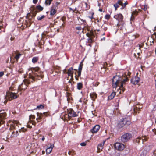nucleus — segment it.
<instances>
[{"label":"nucleus","mask_w":156,"mask_h":156,"mask_svg":"<svg viewBox=\"0 0 156 156\" xmlns=\"http://www.w3.org/2000/svg\"><path fill=\"white\" fill-rule=\"evenodd\" d=\"M99 11L100 12H102L103 11L102 9H99Z\"/></svg>","instance_id":"603ef678"},{"label":"nucleus","mask_w":156,"mask_h":156,"mask_svg":"<svg viewBox=\"0 0 156 156\" xmlns=\"http://www.w3.org/2000/svg\"><path fill=\"white\" fill-rule=\"evenodd\" d=\"M38 0H33V2L34 4H36Z\"/></svg>","instance_id":"de8ad7c7"},{"label":"nucleus","mask_w":156,"mask_h":156,"mask_svg":"<svg viewBox=\"0 0 156 156\" xmlns=\"http://www.w3.org/2000/svg\"><path fill=\"white\" fill-rule=\"evenodd\" d=\"M35 16V14H34V13L32 14H31L30 13H28L27 14L26 17L27 19L29 21V22L30 23V24L32 22V19Z\"/></svg>","instance_id":"6e6552de"},{"label":"nucleus","mask_w":156,"mask_h":156,"mask_svg":"<svg viewBox=\"0 0 156 156\" xmlns=\"http://www.w3.org/2000/svg\"><path fill=\"white\" fill-rule=\"evenodd\" d=\"M37 9L40 11H42L43 10V8L40 5L37 6L36 7Z\"/></svg>","instance_id":"e433bc0d"},{"label":"nucleus","mask_w":156,"mask_h":156,"mask_svg":"<svg viewBox=\"0 0 156 156\" xmlns=\"http://www.w3.org/2000/svg\"><path fill=\"white\" fill-rule=\"evenodd\" d=\"M128 4V2L126 1L124 3H123L122 2V4H121V5L122 6L121 9H123L125 7L126 5H127Z\"/></svg>","instance_id":"cd10ccee"},{"label":"nucleus","mask_w":156,"mask_h":156,"mask_svg":"<svg viewBox=\"0 0 156 156\" xmlns=\"http://www.w3.org/2000/svg\"><path fill=\"white\" fill-rule=\"evenodd\" d=\"M35 12H36V13L38 12V11H37L36 10L35 11Z\"/></svg>","instance_id":"bf43d9fd"},{"label":"nucleus","mask_w":156,"mask_h":156,"mask_svg":"<svg viewBox=\"0 0 156 156\" xmlns=\"http://www.w3.org/2000/svg\"><path fill=\"white\" fill-rule=\"evenodd\" d=\"M147 8L146 7H145V6L144 7V8L143 9L144 10V11H145L147 10Z\"/></svg>","instance_id":"8fccbe9b"},{"label":"nucleus","mask_w":156,"mask_h":156,"mask_svg":"<svg viewBox=\"0 0 156 156\" xmlns=\"http://www.w3.org/2000/svg\"><path fill=\"white\" fill-rule=\"evenodd\" d=\"M84 4L86 5V6L87 7V3L86 2H85L84 3Z\"/></svg>","instance_id":"6e6d98bb"},{"label":"nucleus","mask_w":156,"mask_h":156,"mask_svg":"<svg viewBox=\"0 0 156 156\" xmlns=\"http://www.w3.org/2000/svg\"><path fill=\"white\" fill-rule=\"evenodd\" d=\"M26 130L27 129L23 128L21 129L20 132H25V131H26Z\"/></svg>","instance_id":"a19ab883"},{"label":"nucleus","mask_w":156,"mask_h":156,"mask_svg":"<svg viewBox=\"0 0 156 156\" xmlns=\"http://www.w3.org/2000/svg\"><path fill=\"white\" fill-rule=\"evenodd\" d=\"M114 17L119 22L122 21L123 19V16L121 14H118L115 15Z\"/></svg>","instance_id":"1a4fd4ad"},{"label":"nucleus","mask_w":156,"mask_h":156,"mask_svg":"<svg viewBox=\"0 0 156 156\" xmlns=\"http://www.w3.org/2000/svg\"><path fill=\"white\" fill-rule=\"evenodd\" d=\"M70 10H72V8H70Z\"/></svg>","instance_id":"0e129e2a"},{"label":"nucleus","mask_w":156,"mask_h":156,"mask_svg":"<svg viewBox=\"0 0 156 156\" xmlns=\"http://www.w3.org/2000/svg\"><path fill=\"white\" fill-rule=\"evenodd\" d=\"M101 5V4L99 3H98V6H99V7H100Z\"/></svg>","instance_id":"5fc2aeb1"},{"label":"nucleus","mask_w":156,"mask_h":156,"mask_svg":"<svg viewBox=\"0 0 156 156\" xmlns=\"http://www.w3.org/2000/svg\"><path fill=\"white\" fill-rule=\"evenodd\" d=\"M31 127L30 126L29 128H31Z\"/></svg>","instance_id":"774afa93"},{"label":"nucleus","mask_w":156,"mask_h":156,"mask_svg":"<svg viewBox=\"0 0 156 156\" xmlns=\"http://www.w3.org/2000/svg\"><path fill=\"white\" fill-rule=\"evenodd\" d=\"M38 60V57H34L32 58V61L33 63H35L37 62Z\"/></svg>","instance_id":"a878e982"},{"label":"nucleus","mask_w":156,"mask_h":156,"mask_svg":"<svg viewBox=\"0 0 156 156\" xmlns=\"http://www.w3.org/2000/svg\"><path fill=\"white\" fill-rule=\"evenodd\" d=\"M115 147L117 150L121 151L125 147L124 144L121 143L117 142L115 143Z\"/></svg>","instance_id":"39448f33"},{"label":"nucleus","mask_w":156,"mask_h":156,"mask_svg":"<svg viewBox=\"0 0 156 156\" xmlns=\"http://www.w3.org/2000/svg\"><path fill=\"white\" fill-rule=\"evenodd\" d=\"M21 55H22L21 54H18L16 55V56L15 57V58L16 59V60L17 61H18V60L19 59V58H20V56H21Z\"/></svg>","instance_id":"2f4dec72"},{"label":"nucleus","mask_w":156,"mask_h":156,"mask_svg":"<svg viewBox=\"0 0 156 156\" xmlns=\"http://www.w3.org/2000/svg\"><path fill=\"white\" fill-rule=\"evenodd\" d=\"M9 90H12V88L10 87L9 88Z\"/></svg>","instance_id":"4d7b16f0"},{"label":"nucleus","mask_w":156,"mask_h":156,"mask_svg":"<svg viewBox=\"0 0 156 156\" xmlns=\"http://www.w3.org/2000/svg\"><path fill=\"white\" fill-rule=\"evenodd\" d=\"M83 60L80 63L79 67H78V71H81L82 69V66L83 65Z\"/></svg>","instance_id":"c85d7f7f"},{"label":"nucleus","mask_w":156,"mask_h":156,"mask_svg":"<svg viewBox=\"0 0 156 156\" xmlns=\"http://www.w3.org/2000/svg\"><path fill=\"white\" fill-rule=\"evenodd\" d=\"M44 106L42 105H39L37 106L36 107V108L35 109H34V110L35 109H38L40 110L43 109L44 108Z\"/></svg>","instance_id":"393cba45"},{"label":"nucleus","mask_w":156,"mask_h":156,"mask_svg":"<svg viewBox=\"0 0 156 156\" xmlns=\"http://www.w3.org/2000/svg\"><path fill=\"white\" fill-rule=\"evenodd\" d=\"M29 118L30 121H31L32 120H33L35 119V116L34 115H31L29 116Z\"/></svg>","instance_id":"72a5a7b5"},{"label":"nucleus","mask_w":156,"mask_h":156,"mask_svg":"<svg viewBox=\"0 0 156 156\" xmlns=\"http://www.w3.org/2000/svg\"><path fill=\"white\" fill-rule=\"evenodd\" d=\"M45 114V112H44L43 113H40L38 112L37 113V117L36 118V120L37 122L40 121V120L42 118L43 115H44Z\"/></svg>","instance_id":"ddd939ff"},{"label":"nucleus","mask_w":156,"mask_h":156,"mask_svg":"<svg viewBox=\"0 0 156 156\" xmlns=\"http://www.w3.org/2000/svg\"><path fill=\"white\" fill-rule=\"evenodd\" d=\"M131 124V122L129 121H127L126 119V125H129Z\"/></svg>","instance_id":"58836bf2"},{"label":"nucleus","mask_w":156,"mask_h":156,"mask_svg":"<svg viewBox=\"0 0 156 156\" xmlns=\"http://www.w3.org/2000/svg\"><path fill=\"white\" fill-rule=\"evenodd\" d=\"M30 83V82L29 81L25 79L24 80L23 83L21 84L20 87H23V85H25L26 86H27V85Z\"/></svg>","instance_id":"6ab92c4d"},{"label":"nucleus","mask_w":156,"mask_h":156,"mask_svg":"<svg viewBox=\"0 0 156 156\" xmlns=\"http://www.w3.org/2000/svg\"><path fill=\"white\" fill-rule=\"evenodd\" d=\"M115 95V93L112 92L111 94L108 97V100H111L113 99Z\"/></svg>","instance_id":"412c9836"},{"label":"nucleus","mask_w":156,"mask_h":156,"mask_svg":"<svg viewBox=\"0 0 156 156\" xmlns=\"http://www.w3.org/2000/svg\"><path fill=\"white\" fill-rule=\"evenodd\" d=\"M2 149H3V147H2Z\"/></svg>","instance_id":"e2e57ef3"},{"label":"nucleus","mask_w":156,"mask_h":156,"mask_svg":"<svg viewBox=\"0 0 156 156\" xmlns=\"http://www.w3.org/2000/svg\"><path fill=\"white\" fill-rule=\"evenodd\" d=\"M68 116L69 117H74L78 116L76 112L72 109H70L68 112Z\"/></svg>","instance_id":"423d86ee"},{"label":"nucleus","mask_w":156,"mask_h":156,"mask_svg":"<svg viewBox=\"0 0 156 156\" xmlns=\"http://www.w3.org/2000/svg\"><path fill=\"white\" fill-rule=\"evenodd\" d=\"M81 71H78V77H80L81 76Z\"/></svg>","instance_id":"c03bdc74"},{"label":"nucleus","mask_w":156,"mask_h":156,"mask_svg":"<svg viewBox=\"0 0 156 156\" xmlns=\"http://www.w3.org/2000/svg\"><path fill=\"white\" fill-rule=\"evenodd\" d=\"M44 139H45V138L44 137H42V138L41 140L42 141H44Z\"/></svg>","instance_id":"864d4df0"},{"label":"nucleus","mask_w":156,"mask_h":156,"mask_svg":"<svg viewBox=\"0 0 156 156\" xmlns=\"http://www.w3.org/2000/svg\"><path fill=\"white\" fill-rule=\"evenodd\" d=\"M155 53H156V50H155Z\"/></svg>","instance_id":"69168bd1"},{"label":"nucleus","mask_w":156,"mask_h":156,"mask_svg":"<svg viewBox=\"0 0 156 156\" xmlns=\"http://www.w3.org/2000/svg\"><path fill=\"white\" fill-rule=\"evenodd\" d=\"M45 17V16L44 15H42L41 17L38 16L37 18V19L38 20H41L43 19Z\"/></svg>","instance_id":"c9c22d12"},{"label":"nucleus","mask_w":156,"mask_h":156,"mask_svg":"<svg viewBox=\"0 0 156 156\" xmlns=\"http://www.w3.org/2000/svg\"><path fill=\"white\" fill-rule=\"evenodd\" d=\"M97 95L96 93L94 92L91 93L90 94V97L93 100H94L97 98Z\"/></svg>","instance_id":"dca6fc26"},{"label":"nucleus","mask_w":156,"mask_h":156,"mask_svg":"<svg viewBox=\"0 0 156 156\" xmlns=\"http://www.w3.org/2000/svg\"><path fill=\"white\" fill-rule=\"evenodd\" d=\"M87 41L89 43H91L92 42V40L89 37L87 39Z\"/></svg>","instance_id":"37998d69"},{"label":"nucleus","mask_w":156,"mask_h":156,"mask_svg":"<svg viewBox=\"0 0 156 156\" xmlns=\"http://www.w3.org/2000/svg\"><path fill=\"white\" fill-rule=\"evenodd\" d=\"M105 33H103V34L102 35H105Z\"/></svg>","instance_id":"052dcab7"},{"label":"nucleus","mask_w":156,"mask_h":156,"mask_svg":"<svg viewBox=\"0 0 156 156\" xmlns=\"http://www.w3.org/2000/svg\"><path fill=\"white\" fill-rule=\"evenodd\" d=\"M106 142V140H104L102 143L99 144H98V148L99 150H102L103 147V146L105 144V143Z\"/></svg>","instance_id":"2eb2a0df"},{"label":"nucleus","mask_w":156,"mask_h":156,"mask_svg":"<svg viewBox=\"0 0 156 156\" xmlns=\"http://www.w3.org/2000/svg\"><path fill=\"white\" fill-rule=\"evenodd\" d=\"M42 152H43V153H44V151H42Z\"/></svg>","instance_id":"338daca9"},{"label":"nucleus","mask_w":156,"mask_h":156,"mask_svg":"<svg viewBox=\"0 0 156 156\" xmlns=\"http://www.w3.org/2000/svg\"><path fill=\"white\" fill-rule=\"evenodd\" d=\"M75 28L77 30H80L82 29V27L80 26H79L76 27Z\"/></svg>","instance_id":"ea45409f"},{"label":"nucleus","mask_w":156,"mask_h":156,"mask_svg":"<svg viewBox=\"0 0 156 156\" xmlns=\"http://www.w3.org/2000/svg\"><path fill=\"white\" fill-rule=\"evenodd\" d=\"M152 37L153 38H156V32H154V34L152 35Z\"/></svg>","instance_id":"a18cd8bd"},{"label":"nucleus","mask_w":156,"mask_h":156,"mask_svg":"<svg viewBox=\"0 0 156 156\" xmlns=\"http://www.w3.org/2000/svg\"><path fill=\"white\" fill-rule=\"evenodd\" d=\"M77 18L80 24H83L84 22H86L85 20H83L80 17H77Z\"/></svg>","instance_id":"5701e85b"},{"label":"nucleus","mask_w":156,"mask_h":156,"mask_svg":"<svg viewBox=\"0 0 156 156\" xmlns=\"http://www.w3.org/2000/svg\"><path fill=\"white\" fill-rule=\"evenodd\" d=\"M45 114V112H44L43 113H40L38 112L37 113V117L36 118V120L37 122L40 121V120L42 118L43 115H44Z\"/></svg>","instance_id":"f8f14e48"},{"label":"nucleus","mask_w":156,"mask_h":156,"mask_svg":"<svg viewBox=\"0 0 156 156\" xmlns=\"http://www.w3.org/2000/svg\"><path fill=\"white\" fill-rule=\"evenodd\" d=\"M86 35V36L88 37H89L90 36V34L88 33H87Z\"/></svg>","instance_id":"09e8293b"},{"label":"nucleus","mask_w":156,"mask_h":156,"mask_svg":"<svg viewBox=\"0 0 156 156\" xmlns=\"http://www.w3.org/2000/svg\"><path fill=\"white\" fill-rule=\"evenodd\" d=\"M54 147V145L52 144H50V147L47 148L46 150V153L47 154H49L52 151V149Z\"/></svg>","instance_id":"9b49d317"},{"label":"nucleus","mask_w":156,"mask_h":156,"mask_svg":"<svg viewBox=\"0 0 156 156\" xmlns=\"http://www.w3.org/2000/svg\"><path fill=\"white\" fill-rule=\"evenodd\" d=\"M139 105H136V107H135L133 108V111L135 113H136L137 111H138V110L140 109Z\"/></svg>","instance_id":"b1692460"},{"label":"nucleus","mask_w":156,"mask_h":156,"mask_svg":"<svg viewBox=\"0 0 156 156\" xmlns=\"http://www.w3.org/2000/svg\"><path fill=\"white\" fill-rule=\"evenodd\" d=\"M19 133L18 131H16V132L14 131L12 133V134L11 135V136L12 137H16L18 135Z\"/></svg>","instance_id":"a211bd4d"},{"label":"nucleus","mask_w":156,"mask_h":156,"mask_svg":"<svg viewBox=\"0 0 156 156\" xmlns=\"http://www.w3.org/2000/svg\"><path fill=\"white\" fill-rule=\"evenodd\" d=\"M110 15L109 14H106L105 16V18L106 19L108 20L110 18Z\"/></svg>","instance_id":"4c0bfd02"},{"label":"nucleus","mask_w":156,"mask_h":156,"mask_svg":"<svg viewBox=\"0 0 156 156\" xmlns=\"http://www.w3.org/2000/svg\"><path fill=\"white\" fill-rule=\"evenodd\" d=\"M18 96V95H16V94L15 93L8 92H7L5 98L6 100L11 101L17 98Z\"/></svg>","instance_id":"7ed1b4c3"},{"label":"nucleus","mask_w":156,"mask_h":156,"mask_svg":"<svg viewBox=\"0 0 156 156\" xmlns=\"http://www.w3.org/2000/svg\"><path fill=\"white\" fill-rule=\"evenodd\" d=\"M128 80L127 78L122 80L121 77L118 76H114L112 79V87L113 88L116 89L117 86H119V88L123 92L124 90V86Z\"/></svg>","instance_id":"f257e3e1"},{"label":"nucleus","mask_w":156,"mask_h":156,"mask_svg":"<svg viewBox=\"0 0 156 156\" xmlns=\"http://www.w3.org/2000/svg\"><path fill=\"white\" fill-rule=\"evenodd\" d=\"M68 154L69 155H74L75 154L74 152L72 151H69L68 152Z\"/></svg>","instance_id":"f704fd0d"},{"label":"nucleus","mask_w":156,"mask_h":156,"mask_svg":"<svg viewBox=\"0 0 156 156\" xmlns=\"http://www.w3.org/2000/svg\"><path fill=\"white\" fill-rule=\"evenodd\" d=\"M29 72H30L29 73V77L33 80H34L36 77H37L41 78L44 77L43 72L40 70L38 68H36L35 70L33 71L30 70Z\"/></svg>","instance_id":"f03ea898"},{"label":"nucleus","mask_w":156,"mask_h":156,"mask_svg":"<svg viewBox=\"0 0 156 156\" xmlns=\"http://www.w3.org/2000/svg\"><path fill=\"white\" fill-rule=\"evenodd\" d=\"M4 73L3 72H0V77L4 75Z\"/></svg>","instance_id":"49530a36"},{"label":"nucleus","mask_w":156,"mask_h":156,"mask_svg":"<svg viewBox=\"0 0 156 156\" xmlns=\"http://www.w3.org/2000/svg\"><path fill=\"white\" fill-rule=\"evenodd\" d=\"M142 140H146V138H145V137H144V139H142Z\"/></svg>","instance_id":"13d9d810"},{"label":"nucleus","mask_w":156,"mask_h":156,"mask_svg":"<svg viewBox=\"0 0 156 156\" xmlns=\"http://www.w3.org/2000/svg\"><path fill=\"white\" fill-rule=\"evenodd\" d=\"M80 144L82 146H85L86 145V143L85 142H83L81 143Z\"/></svg>","instance_id":"79ce46f5"},{"label":"nucleus","mask_w":156,"mask_h":156,"mask_svg":"<svg viewBox=\"0 0 156 156\" xmlns=\"http://www.w3.org/2000/svg\"><path fill=\"white\" fill-rule=\"evenodd\" d=\"M118 1H121V0H118Z\"/></svg>","instance_id":"680f3d73"},{"label":"nucleus","mask_w":156,"mask_h":156,"mask_svg":"<svg viewBox=\"0 0 156 156\" xmlns=\"http://www.w3.org/2000/svg\"><path fill=\"white\" fill-rule=\"evenodd\" d=\"M83 87V84L81 83H79L77 84V88L78 90L81 89Z\"/></svg>","instance_id":"c756f323"},{"label":"nucleus","mask_w":156,"mask_h":156,"mask_svg":"<svg viewBox=\"0 0 156 156\" xmlns=\"http://www.w3.org/2000/svg\"><path fill=\"white\" fill-rule=\"evenodd\" d=\"M126 118H122V119L118 124V126L119 127H123L126 125Z\"/></svg>","instance_id":"9d476101"},{"label":"nucleus","mask_w":156,"mask_h":156,"mask_svg":"<svg viewBox=\"0 0 156 156\" xmlns=\"http://www.w3.org/2000/svg\"><path fill=\"white\" fill-rule=\"evenodd\" d=\"M73 69L72 67H71L68 70L67 73L68 75L69 76H71V77L73 76Z\"/></svg>","instance_id":"f3484780"},{"label":"nucleus","mask_w":156,"mask_h":156,"mask_svg":"<svg viewBox=\"0 0 156 156\" xmlns=\"http://www.w3.org/2000/svg\"><path fill=\"white\" fill-rule=\"evenodd\" d=\"M137 14V12H133L132 14V15H131V19H130V20H133V19H134V15H136Z\"/></svg>","instance_id":"7c9ffc66"},{"label":"nucleus","mask_w":156,"mask_h":156,"mask_svg":"<svg viewBox=\"0 0 156 156\" xmlns=\"http://www.w3.org/2000/svg\"><path fill=\"white\" fill-rule=\"evenodd\" d=\"M121 4H122V1H118L117 2L116 4L114 5V6L115 8V10H117V8L119 5H121Z\"/></svg>","instance_id":"aec40b11"},{"label":"nucleus","mask_w":156,"mask_h":156,"mask_svg":"<svg viewBox=\"0 0 156 156\" xmlns=\"http://www.w3.org/2000/svg\"><path fill=\"white\" fill-rule=\"evenodd\" d=\"M52 0H46L45 3L46 5H50Z\"/></svg>","instance_id":"473e14b6"},{"label":"nucleus","mask_w":156,"mask_h":156,"mask_svg":"<svg viewBox=\"0 0 156 156\" xmlns=\"http://www.w3.org/2000/svg\"><path fill=\"white\" fill-rule=\"evenodd\" d=\"M132 137L130 134L126 133L123 135L121 137V140L122 142H125L128 141Z\"/></svg>","instance_id":"20e7f679"},{"label":"nucleus","mask_w":156,"mask_h":156,"mask_svg":"<svg viewBox=\"0 0 156 156\" xmlns=\"http://www.w3.org/2000/svg\"><path fill=\"white\" fill-rule=\"evenodd\" d=\"M140 80V78L139 77L137 76H135L131 79V81L133 84L136 85L139 83Z\"/></svg>","instance_id":"0eeeda50"},{"label":"nucleus","mask_w":156,"mask_h":156,"mask_svg":"<svg viewBox=\"0 0 156 156\" xmlns=\"http://www.w3.org/2000/svg\"><path fill=\"white\" fill-rule=\"evenodd\" d=\"M100 126L99 125H96L94 126L91 130V132L92 133H96L97 132L100 128Z\"/></svg>","instance_id":"4468645a"},{"label":"nucleus","mask_w":156,"mask_h":156,"mask_svg":"<svg viewBox=\"0 0 156 156\" xmlns=\"http://www.w3.org/2000/svg\"><path fill=\"white\" fill-rule=\"evenodd\" d=\"M105 37H104L103 38H102L101 39V40H104V41H105Z\"/></svg>","instance_id":"3c124183"},{"label":"nucleus","mask_w":156,"mask_h":156,"mask_svg":"<svg viewBox=\"0 0 156 156\" xmlns=\"http://www.w3.org/2000/svg\"><path fill=\"white\" fill-rule=\"evenodd\" d=\"M57 9H55L53 8L52 7H51L50 11V15H53L55 14L56 13Z\"/></svg>","instance_id":"4be33fe9"},{"label":"nucleus","mask_w":156,"mask_h":156,"mask_svg":"<svg viewBox=\"0 0 156 156\" xmlns=\"http://www.w3.org/2000/svg\"><path fill=\"white\" fill-rule=\"evenodd\" d=\"M59 4L60 2H56L55 4L53 5L52 7L53 8L57 9L58 8V6L59 5Z\"/></svg>","instance_id":"bb28decb"}]
</instances>
